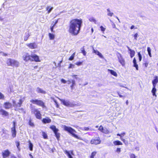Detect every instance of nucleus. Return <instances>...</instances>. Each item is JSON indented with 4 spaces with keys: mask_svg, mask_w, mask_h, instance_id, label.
<instances>
[{
    "mask_svg": "<svg viewBox=\"0 0 158 158\" xmlns=\"http://www.w3.org/2000/svg\"><path fill=\"white\" fill-rule=\"evenodd\" d=\"M82 23V20L77 19L71 20L69 24V32L73 35H77L80 32Z\"/></svg>",
    "mask_w": 158,
    "mask_h": 158,
    "instance_id": "nucleus-1",
    "label": "nucleus"
},
{
    "mask_svg": "<svg viewBox=\"0 0 158 158\" xmlns=\"http://www.w3.org/2000/svg\"><path fill=\"white\" fill-rule=\"evenodd\" d=\"M23 60L25 61H30L36 62L40 61L38 56L35 54L30 55L28 53H24L23 56Z\"/></svg>",
    "mask_w": 158,
    "mask_h": 158,
    "instance_id": "nucleus-2",
    "label": "nucleus"
},
{
    "mask_svg": "<svg viewBox=\"0 0 158 158\" xmlns=\"http://www.w3.org/2000/svg\"><path fill=\"white\" fill-rule=\"evenodd\" d=\"M64 129L65 131H67L70 134H71L73 137L79 139V137L78 136L74 134V133H76V131L72 127H67L65 125H64Z\"/></svg>",
    "mask_w": 158,
    "mask_h": 158,
    "instance_id": "nucleus-3",
    "label": "nucleus"
},
{
    "mask_svg": "<svg viewBox=\"0 0 158 158\" xmlns=\"http://www.w3.org/2000/svg\"><path fill=\"white\" fill-rule=\"evenodd\" d=\"M59 99L64 105L66 106L72 107L76 106V104H74L72 102H71L68 100L60 98H59Z\"/></svg>",
    "mask_w": 158,
    "mask_h": 158,
    "instance_id": "nucleus-4",
    "label": "nucleus"
},
{
    "mask_svg": "<svg viewBox=\"0 0 158 158\" xmlns=\"http://www.w3.org/2000/svg\"><path fill=\"white\" fill-rule=\"evenodd\" d=\"M6 64L9 66H18L19 62L16 60L11 59H8L6 61Z\"/></svg>",
    "mask_w": 158,
    "mask_h": 158,
    "instance_id": "nucleus-5",
    "label": "nucleus"
},
{
    "mask_svg": "<svg viewBox=\"0 0 158 158\" xmlns=\"http://www.w3.org/2000/svg\"><path fill=\"white\" fill-rule=\"evenodd\" d=\"M32 112L35 114V115L37 119H40L41 118V115L40 112L37 109L33 108L31 109Z\"/></svg>",
    "mask_w": 158,
    "mask_h": 158,
    "instance_id": "nucleus-6",
    "label": "nucleus"
},
{
    "mask_svg": "<svg viewBox=\"0 0 158 158\" xmlns=\"http://www.w3.org/2000/svg\"><path fill=\"white\" fill-rule=\"evenodd\" d=\"M30 102L34 104H36L43 107H45L44 102L41 100H38L37 99L31 100Z\"/></svg>",
    "mask_w": 158,
    "mask_h": 158,
    "instance_id": "nucleus-7",
    "label": "nucleus"
},
{
    "mask_svg": "<svg viewBox=\"0 0 158 158\" xmlns=\"http://www.w3.org/2000/svg\"><path fill=\"white\" fill-rule=\"evenodd\" d=\"M50 128L53 131L56 138L58 140L60 137V134L58 132V129L56 128V126L54 125L51 126Z\"/></svg>",
    "mask_w": 158,
    "mask_h": 158,
    "instance_id": "nucleus-8",
    "label": "nucleus"
},
{
    "mask_svg": "<svg viewBox=\"0 0 158 158\" xmlns=\"http://www.w3.org/2000/svg\"><path fill=\"white\" fill-rule=\"evenodd\" d=\"M10 154V152L8 149L4 150L2 152V155L3 158H6L8 157Z\"/></svg>",
    "mask_w": 158,
    "mask_h": 158,
    "instance_id": "nucleus-9",
    "label": "nucleus"
},
{
    "mask_svg": "<svg viewBox=\"0 0 158 158\" xmlns=\"http://www.w3.org/2000/svg\"><path fill=\"white\" fill-rule=\"evenodd\" d=\"M23 101L21 99H20L19 100V102L17 103H16V102L14 101H13V106L16 107H20L22 104V103Z\"/></svg>",
    "mask_w": 158,
    "mask_h": 158,
    "instance_id": "nucleus-10",
    "label": "nucleus"
},
{
    "mask_svg": "<svg viewBox=\"0 0 158 158\" xmlns=\"http://www.w3.org/2000/svg\"><path fill=\"white\" fill-rule=\"evenodd\" d=\"M100 142L101 141L99 138L93 139L91 140L90 142V143L92 144L95 145L99 144L100 143Z\"/></svg>",
    "mask_w": 158,
    "mask_h": 158,
    "instance_id": "nucleus-11",
    "label": "nucleus"
},
{
    "mask_svg": "<svg viewBox=\"0 0 158 158\" xmlns=\"http://www.w3.org/2000/svg\"><path fill=\"white\" fill-rule=\"evenodd\" d=\"M26 45L31 49H35L37 48V45L35 43L26 44Z\"/></svg>",
    "mask_w": 158,
    "mask_h": 158,
    "instance_id": "nucleus-12",
    "label": "nucleus"
},
{
    "mask_svg": "<svg viewBox=\"0 0 158 158\" xmlns=\"http://www.w3.org/2000/svg\"><path fill=\"white\" fill-rule=\"evenodd\" d=\"M4 107L6 109H9L11 107L12 105L9 102H6L4 104Z\"/></svg>",
    "mask_w": 158,
    "mask_h": 158,
    "instance_id": "nucleus-13",
    "label": "nucleus"
},
{
    "mask_svg": "<svg viewBox=\"0 0 158 158\" xmlns=\"http://www.w3.org/2000/svg\"><path fill=\"white\" fill-rule=\"evenodd\" d=\"M0 113L1 114L4 116H6L9 115V113L7 111L2 109H0Z\"/></svg>",
    "mask_w": 158,
    "mask_h": 158,
    "instance_id": "nucleus-14",
    "label": "nucleus"
},
{
    "mask_svg": "<svg viewBox=\"0 0 158 158\" xmlns=\"http://www.w3.org/2000/svg\"><path fill=\"white\" fill-rule=\"evenodd\" d=\"M42 122L44 123H51V120L48 117L43 118L42 120Z\"/></svg>",
    "mask_w": 158,
    "mask_h": 158,
    "instance_id": "nucleus-15",
    "label": "nucleus"
},
{
    "mask_svg": "<svg viewBox=\"0 0 158 158\" xmlns=\"http://www.w3.org/2000/svg\"><path fill=\"white\" fill-rule=\"evenodd\" d=\"M120 57H118L119 62L123 66L125 64V61L120 54Z\"/></svg>",
    "mask_w": 158,
    "mask_h": 158,
    "instance_id": "nucleus-16",
    "label": "nucleus"
},
{
    "mask_svg": "<svg viewBox=\"0 0 158 158\" xmlns=\"http://www.w3.org/2000/svg\"><path fill=\"white\" fill-rule=\"evenodd\" d=\"M11 131L12 137L13 138L15 137L16 135V131L15 128V127H12L11 128Z\"/></svg>",
    "mask_w": 158,
    "mask_h": 158,
    "instance_id": "nucleus-17",
    "label": "nucleus"
},
{
    "mask_svg": "<svg viewBox=\"0 0 158 158\" xmlns=\"http://www.w3.org/2000/svg\"><path fill=\"white\" fill-rule=\"evenodd\" d=\"M155 79L152 81L153 86H156V84L158 82V77L156 76L155 77Z\"/></svg>",
    "mask_w": 158,
    "mask_h": 158,
    "instance_id": "nucleus-18",
    "label": "nucleus"
},
{
    "mask_svg": "<svg viewBox=\"0 0 158 158\" xmlns=\"http://www.w3.org/2000/svg\"><path fill=\"white\" fill-rule=\"evenodd\" d=\"M113 143L115 146L122 145L123 144L119 140L114 141L113 142Z\"/></svg>",
    "mask_w": 158,
    "mask_h": 158,
    "instance_id": "nucleus-19",
    "label": "nucleus"
},
{
    "mask_svg": "<svg viewBox=\"0 0 158 158\" xmlns=\"http://www.w3.org/2000/svg\"><path fill=\"white\" fill-rule=\"evenodd\" d=\"M36 91L38 93H40L44 94H45L46 93L42 89L40 88L39 87H37V88Z\"/></svg>",
    "mask_w": 158,
    "mask_h": 158,
    "instance_id": "nucleus-20",
    "label": "nucleus"
},
{
    "mask_svg": "<svg viewBox=\"0 0 158 158\" xmlns=\"http://www.w3.org/2000/svg\"><path fill=\"white\" fill-rule=\"evenodd\" d=\"M156 86H153V88L152 90V94L153 96H156Z\"/></svg>",
    "mask_w": 158,
    "mask_h": 158,
    "instance_id": "nucleus-21",
    "label": "nucleus"
},
{
    "mask_svg": "<svg viewBox=\"0 0 158 158\" xmlns=\"http://www.w3.org/2000/svg\"><path fill=\"white\" fill-rule=\"evenodd\" d=\"M108 71L113 76L116 77L117 76V74L113 70L108 69Z\"/></svg>",
    "mask_w": 158,
    "mask_h": 158,
    "instance_id": "nucleus-22",
    "label": "nucleus"
},
{
    "mask_svg": "<svg viewBox=\"0 0 158 158\" xmlns=\"http://www.w3.org/2000/svg\"><path fill=\"white\" fill-rule=\"evenodd\" d=\"M30 35L28 32H26L25 33V35L24 37V41H27L29 36Z\"/></svg>",
    "mask_w": 158,
    "mask_h": 158,
    "instance_id": "nucleus-23",
    "label": "nucleus"
},
{
    "mask_svg": "<svg viewBox=\"0 0 158 158\" xmlns=\"http://www.w3.org/2000/svg\"><path fill=\"white\" fill-rule=\"evenodd\" d=\"M89 20L91 22H93L95 24H96V20L93 17H90L89 18Z\"/></svg>",
    "mask_w": 158,
    "mask_h": 158,
    "instance_id": "nucleus-24",
    "label": "nucleus"
},
{
    "mask_svg": "<svg viewBox=\"0 0 158 158\" xmlns=\"http://www.w3.org/2000/svg\"><path fill=\"white\" fill-rule=\"evenodd\" d=\"M107 15L109 16H110V17H111L113 16L114 13L111 12L110 10V9H107Z\"/></svg>",
    "mask_w": 158,
    "mask_h": 158,
    "instance_id": "nucleus-25",
    "label": "nucleus"
},
{
    "mask_svg": "<svg viewBox=\"0 0 158 158\" xmlns=\"http://www.w3.org/2000/svg\"><path fill=\"white\" fill-rule=\"evenodd\" d=\"M48 35L50 40H53L54 39L55 35L53 34L49 33Z\"/></svg>",
    "mask_w": 158,
    "mask_h": 158,
    "instance_id": "nucleus-26",
    "label": "nucleus"
},
{
    "mask_svg": "<svg viewBox=\"0 0 158 158\" xmlns=\"http://www.w3.org/2000/svg\"><path fill=\"white\" fill-rule=\"evenodd\" d=\"M72 85L70 86V87L72 89H73L74 86L75 85V81L74 80H72L71 81Z\"/></svg>",
    "mask_w": 158,
    "mask_h": 158,
    "instance_id": "nucleus-27",
    "label": "nucleus"
},
{
    "mask_svg": "<svg viewBox=\"0 0 158 158\" xmlns=\"http://www.w3.org/2000/svg\"><path fill=\"white\" fill-rule=\"evenodd\" d=\"M64 152L65 154L67 155L69 158H73L72 156L69 151L66 150Z\"/></svg>",
    "mask_w": 158,
    "mask_h": 158,
    "instance_id": "nucleus-28",
    "label": "nucleus"
},
{
    "mask_svg": "<svg viewBox=\"0 0 158 158\" xmlns=\"http://www.w3.org/2000/svg\"><path fill=\"white\" fill-rule=\"evenodd\" d=\"M50 7L49 6H48L46 8V10L48 11V14H49L53 9V8L52 7H51V8H49Z\"/></svg>",
    "mask_w": 158,
    "mask_h": 158,
    "instance_id": "nucleus-29",
    "label": "nucleus"
},
{
    "mask_svg": "<svg viewBox=\"0 0 158 158\" xmlns=\"http://www.w3.org/2000/svg\"><path fill=\"white\" fill-rule=\"evenodd\" d=\"M102 132L106 134H107L109 132V131L107 129V128H103V130L102 131Z\"/></svg>",
    "mask_w": 158,
    "mask_h": 158,
    "instance_id": "nucleus-30",
    "label": "nucleus"
},
{
    "mask_svg": "<svg viewBox=\"0 0 158 158\" xmlns=\"http://www.w3.org/2000/svg\"><path fill=\"white\" fill-rule=\"evenodd\" d=\"M97 153V152H93L91 154V155L90 156V158H94V156L96 155Z\"/></svg>",
    "mask_w": 158,
    "mask_h": 158,
    "instance_id": "nucleus-31",
    "label": "nucleus"
},
{
    "mask_svg": "<svg viewBox=\"0 0 158 158\" xmlns=\"http://www.w3.org/2000/svg\"><path fill=\"white\" fill-rule=\"evenodd\" d=\"M33 144L30 142V141H29V149L30 151H32L33 150Z\"/></svg>",
    "mask_w": 158,
    "mask_h": 158,
    "instance_id": "nucleus-32",
    "label": "nucleus"
},
{
    "mask_svg": "<svg viewBox=\"0 0 158 158\" xmlns=\"http://www.w3.org/2000/svg\"><path fill=\"white\" fill-rule=\"evenodd\" d=\"M130 56L131 58H132L134 56L135 54V52L134 50L131 51L130 52Z\"/></svg>",
    "mask_w": 158,
    "mask_h": 158,
    "instance_id": "nucleus-33",
    "label": "nucleus"
},
{
    "mask_svg": "<svg viewBox=\"0 0 158 158\" xmlns=\"http://www.w3.org/2000/svg\"><path fill=\"white\" fill-rule=\"evenodd\" d=\"M75 54V52L72 55V56L70 57V58L69 59V60H73V59L74 58Z\"/></svg>",
    "mask_w": 158,
    "mask_h": 158,
    "instance_id": "nucleus-34",
    "label": "nucleus"
},
{
    "mask_svg": "<svg viewBox=\"0 0 158 158\" xmlns=\"http://www.w3.org/2000/svg\"><path fill=\"white\" fill-rule=\"evenodd\" d=\"M42 135L44 139H47V135L45 132H42Z\"/></svg>",
    "mask_w": 158,
    "mask_h": 158,
    "instance_id": "nucleus-35",
    "label": "nucleus"
},
{
    "mask_svg": "<svg viewBox=\"0 0 158 158\" xmlns=\"http://www.w3.org/2000/svg\"><path fill=\"white\" fill-rule=\"evenodd\" d=\"M4 96L2 93L0 92V99H4Z\"/></svg>",
    "mask_w": 158,
    "mask_h": 158,
    "instance_id": "nucleus-36",
    "label": "nucleus"
},
{
    "mask_svg": "<svg viewBox=\"0 0 158 158\" xmlns=\"http://www.w3.org/2000/svg\"><path fill=\"white\" fill-rule=\"evenodd\" d=\"M29 125L33 127L34 126V124L33 123L31 122V119H30L28 122Z\"/></svg>",
    "mask_w": 158,
    "mask_h": 158,
    "instance_id": "nucleus-37",
    "label": "nucleus"
},
{
    "mask_svg": "<svg viewBox=\"0 0 158 158\" xmlns=\"http://www.w3.org/2000/svg\"><path fill=\"white\" fill-rule=\"evenodd\" d=\"M138 55L139 57V61H140L142 60V58L141 55V54L140 52H138Z\"/></svg>",
    "mask_w": 158,
    "mask_h": 158,
    "instance_id": "nucleus-38",
    "label": "nucleus"
},
{
    "mask_svg": "<svg viewBox=\"0 0 158 158\" xmlns=\"http://www.w3.org/2000/svg\"><path fill=\"white\" fill-rule=\"evenodd\" d=\"M101 30L103 33H104V32L106 30V28L102 26H101L100 27Z\"/></svg>",
    "mask_w": 158,
    "mask_h": 158,
    "instance_id": "nucleus-39",
    "label": "nucleus"
},
{
    "mask_svg": "<svg viewBox=\"0 0 158 158\" xmlns=\"http://www.w3.org/2000/svg\"><path fill=\"white\" fill-rule=\"evenodd\" d=\"M81 52L83 54V55L85 56L86 54V52L85 51L84 49H83L82 48H81Z\"/></svg>",
    "mask_w": 158,
    "mask_h": 158,
    "instance_id": "nucleus-40",
    "label": "nucleus"
},
{
    "mask_svg": "<svg viewBox=\"0 0 158 158\" xmlns=\"http://www.w3.org/2000/svg\"><path fill=\"white\" fill-rule=\"evenodd\" d=\"M99 52L98 51V50H95L94 48H93V52L94 53H95L96 55H98V54L99 53Z\"/></svg>",
    "mask_w": 158,
    "mask_h": 158,
    "instance_id": "nucleus-41",
    "label": "nucleus"
},
{
    "mask_svg": "<svg viewBox=\"0 0 158 158\" xmlns=\"http://www.w3.org/2000/svg\"><path fill=\"white\" fill-rule=\"evenodd\" d=\"M133 66L136 68V69L137 70H138V64H137V63H135L133 64Z\"/></svg>",
    "mask_w": 158,
    "mask_h": 158,
    "instance_id": "nucleus-42",
    "label": "nucleus"
},
{
    "mask_svg": "<svg viewBox=\"0 0 158 158\" xmlns=\"http://www.w3.org/2000/svg\"><path fill=\"white\" fill-rule=\"evenodd\" d=\"M15 143H16V146L17 148H18V149L19 150V146L20 145V143H19V142L16 141V142Z\"/></svg>",
    "mask_w": 158,
    "mask_h": 158,
    "instance_id": "nucleus-43",
    "label": "nucleus"
},
{
    "mask_svg": "<svg viewBox=\"0 0 158 158\" xmlns=\"http://www.w3.org/2000/svg\"><path fill=\"white\" fill-rule=\"evenodd\" d=\"M130 158H136V156L135 154L133 153H131L130 155Z\"/></svg>",
    "mask_w": 158,
    "mask_h": 158,
    "instance_id": "nucleus-44",
    "label": "nucleus"
},
{
    "mask_svg": "<svg viewBox=\"0 0 158 158\" xmlns=\"http://www.w3.org/2000/svg\"><path fill=\"white\" fill-rule=\"evenodd\" d=\"M103 127L102 126V125H101L100 127H99V128H98V130L101 131V132H102V131L103 130Z\"/></svg>",
    "mask_w": 158,
    "mask_h": 158,
    "instance_id": "nucleus-45",
    "label": "nucleus"
},
{
    "mask_svg": "<svg viewBox=\"0 0 158 158\" xmlns=\"http://www.w3.org/2000/svg\"><path fill=\"white\" fill-rule=\"evenodd\" d=\"M97 55L99 57H100L101 58L103 59L104 57L102 54L99 52V53Z\"/></svg>",
    "mask_w": 158,
    "mask_h": 158,
    "instance_id": "nucleus-46",
    "label": "nucleus"
},
{
    "mask_svg": "<svg viewBox=\"0 0 158 158\" xmlns=\"http://www.w3.org/2000/svg\"><path fill=\"white\" fill-rule=\"evenodd\" d=\"M121 149L120 148H117L116 150V152H118V153H119L121 151Z\"/></svg>",
    "mask_w": 158,
    "mask_h": 158,
    "instance_id": "nucleus-47",
    "label": "nucleus"
},
{
    "mask_svg": "<svg viewBox=\"0 0 158 158\" xmlns=\"http://www.w3.org/2000/svg\"><path fill=\"white\" fill-rule=\"evenodd\" d=\"M75 67V65L74 64H70L69 67V69L74 68Z\"/></svg>",
    "mask_w": 158,
    "mask_h": 158,
    "instance_id": "nucleus-48",
    "label": "nucleus"
},
{
    "mask_svg": "<svg viewBox=\"0 0 158 158\" xmlns=\"http://www.w3.org/2000/svg\"><path fill=\"white\" fill-rule=\"evenodd\" d=\"M82 62H77L75 64L77 65L78 66H80L82 64Z\"/></svg>",
    "mask_w": 158,
    "mask_h": 158,
    "instance_id": "nucleus-49",
    "label": "nucleus"
},
{
    "mask_svg": "<svg viewBox=\"0 0 158 158\" xmlns=\"http://www.w3.org/2000/svg\"><path fill=\"white\" fill-rule=\"evenodd\" d=\"M147 51L148 54L151 53V49L149 47L147 48Z\"/></svg>",
    "mask_w": 158,
    "mask_h": 158,
    "instance_id": "nucleus-50",
    "label": "nucleus"
},
{
    "mask_svg": "<svg viewBox=\"0 0 158 158\" xmlns=\"http://www.w3.org/2000/svg\"><path fill=\"white\" fill-rule=\"evenodd\" d=\"M89 130V128L88 127H84L82 129V130H85V131H88Z\"/></svg>",
    "mask_w": 158,
    "mask_h": 158,
    "instance_id": "nucleus-51",
    "label": "nucleus"
},
{
    "mask_svg": "<svg viewBox=\"0 0 158 158\" xmlns=\"http://www.w3.org/2000/svg\"><path fill=\"white\" fill-rule=\"evenodd\" d=\"M61 82L64 84H65L67 82V81L65 80H64V79H61Z\"/></svg>",
    "mask_w": 158,
    "mask_h": 158,
    "instance_id": "nucleus-52",
    "label": "nucleus"
},
{
    "mask_svg": "<svg viewBox=\"0 0 158 158\" xmlns=\"http://www.w3.org/2000/svg\"><path fill=\"white\" fill-rule=\"evenodd\" d=\"M138 34H137V33H135V34L134 35V39H135V40H137V37H138Z\"/></svg>",
    "mask_w": 158,
    "mask_h": 158,
    "instance_id": "nucleus-53",
    "label": "nucleus"
},
{
    "mask_svg": "<svg viewBox=\"0 0 158 158\" xmlns=\"http://www.w3.org/2000/svg\"><path fill=\"white\" fill-rule=\"evenodd\" d=\"M143 65L146 68H147L148 65V62L145 63L143 64Z\"/></svg>",
    "mask_w": 158,
    "mask_h": 158,
    "instance_id": "nucleus-54",
    "label": "nucleus"
},
{
    "mask_svg": "<svg viewBox=\"0 0 158 158\" xmlns=\"http://www.w3.org/2000/svg\"><path fill=\"white\" fill-rule=\"evenodd\" d=\"M54 25H53L51 28V31L52 32H54V31H53V28L54 27Z\"/></svg>",
    "mask_w": 158,
    "mask_h": 158,
    "instance_id": "nucleus-55",
    "label": "nucleus"
},
{
    "mask_svg": "<svg viewBox=\"0 0 158 158\" xmlns=\"http://www.w3.org/2000/svg\"><path fill=\"white\" fill-rule=\"evenodd\" d=\"M62 60H61V61H60L59 62V63L58 64V66L60 67L61 66V63L62 62Z\"/></svg>",
    "mask_w": 158,
    "mask_h": 158,
    "instance_id": "nucleus-56",
    "label": "nucleus"
},
{
    "mask_svg": "<svg viewBox=\"0 0 158 158\" xmlns=\"http://www.w3.org/2000/svg\"><path fill=\"white\" fill-rule=\"evenodd\" d=\"M112 27H113V28H115V29L118 30V29L116 27L115 25V24L114 23H113L112 25Z\"/></svg>",
    "mask_w": 158,
    "mask_h": 158,
    "instance_id": "nucleus-57",
    "label": "nucleus"
},
{
    "mask_svg": "<svg viewBox=\"0 0 158 158\" xmlns=\"http://www.w3.org/2000/svg\"><path fill=\"white\" fill-rule=\"evenodd\" d=\"M71 76L73 77H74L76 79H77V75H73Z\"/></svg>",
    "mask_w": 158,
    "mask_h": 158,
    "instance_id": "nucleus-58",
    "label": "nucleus"
},
{
    "mask_svg": "<svg viewBox=\"0 0 158 158\" xmlns=\"http://www.w3.org/2000/svg\"><path fill=\"white\" fill-rule=\"evenodd\" d=\"M133 64L136 63V60L135 58H134L133 59Z\"/></svg>",
    "mask_w": 158,
    "mask_h": 158,
    "instance_id": "nucleus-59",
    "label": "nucleus"
},
{
    "mask_svg": "<svg viewBox=\"0 0 158 158\" xmlns=\"http://www.w3.org/2000/svg\"><path fill=\"white\" fill-rule=\"evenodd\" d=\"M15 124L16 122L15 121L13 122V127H15Z\"/></svg>",
    "mask_w": 158,
    "mask_h": 158,
    "instance_id": "nucleus-60",
    "label": "nucleus"
},
{
    "mask_svg": "<svg viewBox=\"0 0 158 158\" xmlns=\"http://www.w3.org/2000/svg\"><path fill=\"white\" fill-rule=\"evenodd\" d=\"M120 139L123 141L124 142L125 141V140L122 138V136L121 137Z\"/></svg>",
    "mask_w": 158,
    "mask_h": 158,
    "instance_id": "nucleus-61",
    "label": "nucleus"
},
{
    "mask_svg": "<svg viewBox=\"0 0 158 158\" xmlns=\"http://www.w3.org/2000/svg\"><path fill=\"white\" fill-rule=\"evenodd\" d=\"M135 149L137 151H139V148L138 147H136L135 148Z\"/></svg>",
    "mask_w": 158,
    "mask_h": 158,
    "instance_id": "nucleus-62",
    "label": "nucleus"
},
{
    "mask_svg": "<svg viewBox=\"0 0 158 158\" xmlns=\"http://www.w3.org/2000/svg\"><path fill=\"white\" fill-rule=\"evenodd\" d=\"M67 82H68V84H70L71 83V82H72L70 80L68 81Z\"/></svg>",
    "mask_w": 158,
    "mask_h": 158,
    "instance_id": "nucleus-63",
    "label": "nucleus"
},
{
    "mask_svg": "<svg viewBox=\"0 0 158 158\" xmlns=\"http://www.w3.org/2000/svg\"><path fill=\"white\" fill-rule=\"evenodd\" d=\"M135 27V26L134 25H132L131 27V29H132L134 28Z\"/></svg>",
    "mask_w": 158,
    "mask_h": 158,
    "instance_id": "nucleus-64",
    "label": "nucleus"
}]
</instances>
